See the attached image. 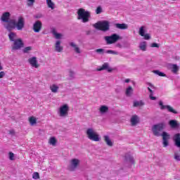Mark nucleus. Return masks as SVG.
Segmentation results:
<instances>
[{"mask_svg":"<svg viewBox=\"0 0 180 180\" xmlns=\"http://www.w3.org/2000/svg\"><path fill=\"white\" fill-rule=\"evenodd\" d=\"M164 127H165V124L164 123H160V124L153 125L152 128V131L154 136H159L160 131H162V130H164Z\"/></svg>","mask_w":180,"mask_h":180,"instance_id":"5","label":"nucleus"},{"mask_svg":"<svg viewBox=\"0 0 180 180\" xmlns=\"http://www.w3.org/2000/svg\"><path fill=\"white\" fill-rule=\"evenodd\" d=\"M28 63L32 65L34 68H39L40 65H39V62H37V58L32 57L28 59Z\"/></svg>","mask_w":180,"mask_h":180,"instance_id":"14","label":"nucleus"},{"mask_svg":"<svg viewBox=\"0 0 180 180\" xmlns=\"http://www.w3.org/2000/svg\"><path fill=\"white\" fill-rule=\"evenodd\" d=\"M67 115H68V113H60L59 116L60 117H65V116H67Z\"/></svg>","mask_w":180,"mask_h":180,"instance_id":"48","label":"nucleus"},{"mask_svg":"<svg viewBox=\"0 0 180 180\" xmlns=\"http://www.w3.org/2000/svg\"><path fill=\"white\" fill-rule=\"evenodd\" d=\"M146 33V27L141 26L139 30V34L144 38L145 40H150L151 39V36L150 34H145Z\"/></svg>","mask_w":180,"mask_h":180,"instance_id":"9","label":"nucleus"},{"mask_svg":"<svg viewBox=\"0 0 180 180\" xmlns=\"http://www.w3.org/2000/svg\"><path fill=\"white\" fill-rule=\"evenodd\" d=\"M23 46H25V44L23 43V40L22 39L19 38L15 39L13 41V46H12V51H15L16 50H20Z\"/></svg>","mask_w":180,"mask_h":180,"instance_id":"6","label":"nucleus"},{"mask_svg":"<svg viewBox=\"0 0 180 180\" xmlns=\"http://www.w3.org/2000/svg\"><path fill=\"white\" fill-rule=\"evenodd\" d=\"M153 95L154 94H150L149 95V98H150V99H151V101H155L157 99V98L154 97Z\"/></svg>","mask_w":180,"mask_h":180,"instance_id":"46","label":"nucleus"},{"mask_svg":"<svg viewBox=\"0 0 180 180\" xmlns=\"http://www.w3.org/2000/svg\"><path fill=\"white\" fill-rule=\"evenodd\" d=\"M33 179H40V174H39V172H34L32 175Z\"/></svg>","mask_w":180,"mask_h":180,"instance_id":"39","label":"nucleus"},{"mask_svg":"<svg viewBox=\"0 0 180 180\" xmlns=\"http://www.w3.org/2000/svg\"><path fill=\"white\" fill-rule=\"evenodd\" d=\"M159 105L160 106V109L162 110L167 109L168 112H170V113H176L174 108H172L171 105H164L162 101H159Z\"/></svg>","mask_w":180,"mask_h":180,"instance_id":"12","label":"nucleus"},{"mask_svg":"<svg viewBox=\"0 0 180 180\" xmlns=\"http://www.w3.org/2000/svg\"><path fill=\"white\" fill-rule=\"evenodd\" d=\"M104 141L106 143L107 146H109L110 147H112L113 146V143H112V141L110 139H109V136H104Z\"/></svg>","mask_w":180,"mask_h":180,"instance_id":"32","label":"nucleus"},{"mask_svg":"<svg viewBox=\"0 0 180 180\" xmlns=\"http://www.w3.org/2000/svg\"><path fill=\"white\" fill-rule=\"evenodd\" d=\"M43 26V24L41 23V21L40 20H37L34 24H33V27L32 30L35 33H39L40 30H41V27Z\"/></svg>","mask_w":180,"mask_h":180,"instance_id":"13","label":"nucleus"},{"mask_svg":"<svg viewBox=\"0 0 180 180\" xmlns=\"http://www.w3.org/2000/svg\"><path fill=\"white\" fill-rule=\"evenodd\" d=\"M154 74H156V75H159V77H165V74L160 72V70H153Z\"/></svg>","mask_w":180,"mask_h":180,"instance_id":"37","label":"nucleus"},{"mask_svg":"<svg viewBox=\"0 0 180 180\" xmlns=\"http://www.w3.org/2000/svg\"><path fill=\"white\" fill-rule=\"evenodd\" d=\"M139 122H140V118H139V116L135 115L131 117V126H136Z\"/></svg>","mask_w":180,"mask_h":180,"instance_id":"20","label":"nucleus"},{"mask_svg":"<svg viewBox=\"0 0 180 180\" xmlns=\"http://www.w3.org/2000/svg\"><path fill=\"white\" fill-rule=\"evenodd\" d=\"M77 20H82V23H88L89 18H91V13L85 9L81 8L77 10Z\"/></svg>","mask_w":180,"mask_h":180,"instance_id":"1","label":"nucleus"},{"mask_svg":"<svg viewBox=\"0 0 180 180\" xmlns=\"http://www.w3.org/2000/svg\"><path fill=\"white\" fill-rule=\"evenodd\" d=\"M144 105L146 104L144 103V101H143V100L134 101L133 102L134 108H141L142 106H144Z\"/></svg>","mask_w":180,"mask_h":180,"instance_id":"22","label":"nucleus"},{"mask_svg":"<svg viewBox=\"0 0 180 180\" xmlns=\"http://www.w3.org/2000/svg\"><path fill=\"white\" fill-rule=\"evenodd\" d=\"M46 4L48 5V8L51 9H56V4L51 0H46Z\"/></svg>","mask_w":180,"mask_h":180,"instance_id":"31","label":"nucleus"},{"mask_svg":"<svg viewBox=\"0 0 180 180\" xmlns=\"http://www.w3.org/2000/svg\"><path fill=\"white\" fill-rule=\"evenodd\" d=\"M96 13L97 15H99V13H102V7L101 6H98L96 10Z\"/></svg>","mask_w":180,"mask_h":180,"instance_id":"42","label":"nucleus"},{"mask_svg":"<svg viewBox=\"0 0 180 180\" xmlns=\"http://www.w3.org/2000/svg\"><path fill=\"white\" fill-rule=\"evenodd\" d=\"M115 27L120 30H126V29L129 28V25H127L126 23H116L115 24Z\"/></svg>","mask_w":180,"mask_h":180,"instance_id":"21","label":"nucleus"},{"mask_svg":"<svg viewBox=\"0 0 180 180\" xmlns=\"http://www.w3.org/2000/svg\"><path fill=\"white\" fill-rule=\"evenodd\" d=\"M28 122L30 126H36L37 124V118L34 116H31L28 118Z\"/></svg>","mask_w":180,"mask_h":180,"instance_id":"23","label":"nucleus"},{"mask_svg":"<svg viewBox=\"0 0 180 180\" xmlns=\"http://www.w3.org/2000/svg\"><path fill=\"white\" fill-rule=\"evenodd\" d=\"M115 46L118 47V49H122L123 47V46L121 45V44H117Z\"/></svg>","mask_w":180,"mask_h":180,"instance_id":"51","label":"nucleus"},{"mask_svg":"<svg viewBox=\"0 0 180 180\" xmlns=\"http://www.w3.org/2000/svg\"><path fill=\"white\" fill-rule=\"evenodd\" d=\"M70 75H74V72H70Z\"/></svg>","mask_w":180,"mask_h":180,"instance_id":"53","label":"nucleus"},{"mask_svg":"<svg viewBox=\"0 0 180 180\" xmlns=\"http://www.w3.org/2000/svg\"><path fill=\"white\" fill-rule=\"evenodd\" d=\"M134 92V89H133V87H132L131 86H129L127 87V89H125V95H126V96H127L128 98H130V96H132Z\"/></svg>","mask_w":180,"mask_h":180,"instance_id":"18","label":"nucleus"},{"mask_svg":"<svg viewBox=\"0 0 180 180\" xmlns=\"http://www.w3.org/2000/svg\"><path fill=\"white\" fill-rule=\"evenodd\" d=\"M169 125L170 126V127L172 129H176V127H178V126H179L178 122L175 120H171L169 122Z\"/></svg>","mask_w":180,"mask_h":180,"instance_id":"27","label":"nucleus"},{"mask_svg":"<svg viewBox=\"0 0 180 180\" xmlns=\"http://www.w3.org/2000/svg\"><path fill=\"white\" fill-rule=\"evenodd\" d=\"M6 23L7 24L5 25V27L9 32H11V30L16 28V21L15 20H10Z\"/></svg>","mask_w":180,"mask_h":180,"instance_id":"11","label":"nucleus"},{"mask_svg":"<svg viewBox=\"0 0 180 180\" xmlns=\"http://www.w3.org/2000/svg\"><path fill=\"white\" fill-rule=\"evenodd\" d=\"M49 143L51 146H56V144H57V139L54 137H51L49 139Z\"/></svg>","mask_w":180,"mask_h":180,"instance_id":"34","label":"nucleus"},{"mask_svg":"<svg viewBox=\"0 0 180 180\" xmlns=\"http://www.w3.org/2000/svg\"><path fill=\"white\" fill-rule=\"evenodd\" d=\"M170 68L174 74H176L179 71V67L175 64L171 65Z\"/></svg>","mask_w":180,"mask_h":180,"instance_id":"29","label":"nucleus"},{"mask_svg":"<svg viewBox=\"0 0 180 180\" xmlns=\"http://www.w3.org/2000/svg\"><path fill=\"white\" fill-rule=\"evenodd\" d=\"M125 159L127 160V161H129L130 162H134V160L131 155H125Z\"/></svg>","mask_w":180,"mask_h":180,"instance_id":"38","label":"nucleus"},{"mask_svg":"<svg viewBox=\"0 0 180 180\" xmlns=\"http://www.w3.org/2000/svg\"><path fill=\"white\" fill-rule=\"evenodd\" d=\"M4 77H5V72L4 71L0 72V79L1 78H4Z\"/></svg>","mask_w":180,"mask_h":180,"instance_id":"47","label":"nucleus"},{"mask_svg":"<svg viewBox=\"0 0 180 180\" xmlns=\"http://www.w3.org/2000/svg\"><path fill=\"white\" fill-rule=\"evenodd\" d=\"M15 28L17 30H23L25 28V18L23 17H18V21L15 22Z\"/></svg>","mask_w":180,"mask_h":180,"instance_id":"8","label":"nucleus"},{"mask_svg":"<svg viewBox=\"0 0 180 180\" xmlns=\"http://www.w3.org/2000/svg\"><path fill=\"white\" fill-rule=\"evenodd\" d=\"M27 1L28 2H30L27 4L28 6H32L33 4H34V0H27Z\"/></svg>","mask_w":180,"mask_h":180,"instance_id":"45","label":"nucleus"},{"mask_svg":"<svg viewBox=\"0 0 180 180\" xmlns=\"http://www.w3.org/2000/svg\"><path fill=\"white\" fill-rule=\"evenodd\" d=\"M50 89L53 94H57V92H58V86L56 84H52L50 86Z\"/></svg>","mask_w":180,"mask_h":180,"instance_id":"33","label":"nucleus"},{"mask_svg":"<svg viewBox=\"0 0 180 180\" xmlns=\"http://www.w3.org/2000/svg\"><path fill=\"white\" fill-rule=\"evenodd\" d=\"M69 44L72 51H74L75 54H81L82 53V49H81V47L77 43L71 41L69 43Z\"/></svg>","mask_w":180,"mask_h":180,"instance_id":"7","label":"nucleus"},{"mask_svg":"<svg viewBox=\"0 0 180 180\" xmlns=\"http://www.w3.org/2000/svg\"><path fill=\"white\" fill-rule=\"evenodd\" d=\"M32 49L33 48L32 46H27L23 49L22 51L25 53H30V51H32Z\"/></svg>","mask_w":180,"mask_h":180,"instance_id":"35","label":"nucleus"},{"mask_svg":"<svg viewBox=\"0 0 180 180\" xmlns=\"http://www.w3.org/2000/svg\"><path fill=\"white\" fill-rule=\"evenodd\" d=\"M93 27L97 30L108 32L110 29V25L108 21H98L93 25Z\"/></svg>","mask_w":180,"mask_h":180,"instance_id":"2","label":"nucleus"},{"mask_svg":"<svg viewBox=\"0 0 180 180\" xmlns=\"http://www.w3.org/2000/svg\"><path fill=\"white\" fill-rule=\"evenodd\" d=\"M51 33H52V34H53L55 39H56L57 40H58L60 39H63V37L64 36V35H63V34L58 33L57 31L56 30V29H53L51 30Z\"/></svg>","mask_w":180,"mask_h":180,"instance_id":"25","label":"nucleus"},{"mask_svg":"<svg viewBox=\"0 0 180 180\" xmlns=\"http://www.w3.org/2000/svg\"><path fill=\"white\" fill-rule=\"evenodd\" d=\"M162 137L163 140V147H167L169 144L168 140H169V135L168 133L163 131L162 134Z\"/></svg>","mask_w":180,"mask_h":180,"instance_id":"17","label":"nucleus"},{"mask_svg":"<svg viewBox=\"0 0 180 180\" xmlns=\"http://www.w3.org/2000/svg\"><path fill=\"white\" fill-rule=\"evenodd\" d=\"M64 47L61 45V41L58 40L55 43V51L57 53H63Z\"/></svg>","mask_w":180,"mask_h":180,"instance_id":"16","label":"nucleus"},{"mask_svg":"<svg viewBox=\"0 0 180 180\" xmlns=\"http://www.w3.org/2000/svg\"><path fill=\"white\" fill-rule=\"evenodd\" d=\"M69 110L70 107L68 106V104H64L59 109L60 113H67Z\"/></svg>","mask_w":180,"mask_h":180,"instance_id":"24","label":"nucleus"},{"mask_svg":"<svg viewBox=\"0 0 180 180\" xmlns=\"http://www.w3.org/2000/svg\"><path fill=\"white\" fill-rule=\"evenodd\" d=\"M37 18H41V15L37 16Z\"/></svg>","mask_w":180,"mask_h":180,"instance_id":"54","label":"nucleus"},{"mask_svg":"<svg viewBox=\"0 0 180 180\" xmlns=\"http://www.w3.org/2000/svg\"><path fill=\"white\" fill-rule=\"evenodd\" d=\"M95 52L97 53L98 54H103L105 53V49H96Z\"/></svg>","mask_w":180,"mask_h":180,"instance_id":"40","label":"nucleus"},{"mask_svg":"<svg viewBox=\"0 0 180 180\" xmlns=\"http://www.w3.org/2000/svg\"><path fill=\"white\" fill-rule=\"evenodd\" d=\"M13 157H15V155L12 152H10L9 153V158L11 161H13Z\"/></svg>","mask_w":180,"mask_h":180,"instance_id":"43","label":"nucleus"},{"mask_svg":"<svg viewBox=\"0 0 180 180\" xmlns=\"http://www.w3.org/2000/svg\"><path fill=\"white\" fill-rule=\"evenodd\" d=\"M139 49L141 51H147V42L142 41L139 44Z\"/></svg>","mask_w":180,"mask_h":180,"instance_id":"28","label":"nucleus"},{"mask_svg":"<svg viewBox=\"0 0 180 180\" xmlns=\"http://www.w3.org/2000/svg\"><path fill=\"white\" fill-rule=\"evenodd\" d=\"M101 113H108L109 112V107L108 105H101L99 108Z\"/></svg>","mask_w":180,"mask_h":180,"instance_id":"30","label":"nucleus"},{"mask_svg":"<svg viewBox=\"0 0 180 180\" xmlns=\"http://www.w3.org/2000/svg\"><path fill=\"white\" fill-rule=\"evenodd\" d=\"M148 85L150 86V88H151L152 89H155V86H154V85H153V84L151 83H148Z\"/></svg>","mask_w":180,"mask_h":180,"instance_id":"49","label":"nucleus"},{"mask_svg":"<svg viewBox=\"0 0 180 180\" xmlns=\"http://www.w3.org/2000/svg\"><path fill=\"white\" fill-rule=\"evenodd\" d=\"M86 134L88 139L92 141H99V140H101L99 134H98V133H96L92 128L87 129Z\"/></svg>","mask_w":180,"mask_h":180,"instance_id":"3","label":"nucleus"},{"mask_svg":"<svg viewBox=\"0 0 180 180\" xmlns=\"http://www.w3.org/2000/svg\"><path fill=\"white\" fill-rule=\"evenodd\" d=\"M115 92H117H117H119V91H117V89H115Z\"/></svg>","mask_w":180,"mask_h":180,"instance_id":"55","label":"nucleus"},{"mask_svg":"<svg viewBox=\"0 0 180 180\" xmlns=\"http://www.w3.org/2000/svg\"><path fill=\"white\" fill-rule=\"evenodd\" d=\"M174 160L176 161H180V155L178 153H174Z\"/></svg>","mask_w":180,"mask_h":180,"instance_id":"41","label":"nucleus"},{"mask_svg":"<svg viewBox=\"0 0 180 180\" xmlns=\"http://www.w3.org/2000/svg\"><path fill=\"white\" fill-rule=\"evenodd\" d=\"M124 82H126L127 84H129V82H130V79H126L124 80Z\"/></svg>","mask_w":180,"mask_h":180,"instance_id":"52","label":"nucleus"},{"mask_svg":"<svg viewBox=\"0 0 180 180\" xmlns=\"http://www.w3.org/2000/svg\"><path fill=\"white\" fill-rule=\"evenodd\" d=\"M108 71V72H112L113 68L109 65V63H104L99 68L97 69V71Z\"/></svg>","mask_w":180,"mask_h":180,"instance_id":"10","label":"nucleus"},{"mask_svg":"<svg viewBox=\"0 0 180 180\" xmlns=\"http://www.w3.org/2000/svg\"><path fill=\"white\" fill-rule=\"evenodd\" d=\"M107 54H113L114 56H119V52L112 50H108L105 51Z\"/></svg>","mask_w":180,"mask_h":180,"instance_id":"36","label":"nucleus"},{"mask_svg":"<svg viewBox=\"0 0 180 180\" xmlns=\"http://www.w3.org/2000/svg\"><path fill=\"white\" fill-rule=\"evenodd\" d=\"M148 91H149L150 95H154V91L150 87H148Z\"/></svg>","mask_w":180,"mask_h":180,"instance_id":"50","label":"nucleus"},{"mask_svg":"<svg viewBox=\"0 0 180 180\" xmlns=\"http://www.w3.org/2000/svg\"><path fill=\"white\" fill-rule=\"evenodd\" d=\"M8 39L10 41L14 42L15 40H18V35L15 32H10L8 34Z\"/></svg>","mask_w":180,"mask_h":180,"instance_id":"26","label":"nucleus"},{"mask_svg":"<svg viewBox=\"0 0 180 180\" xmlns=\"http://www.w3.org/2000/svg\"><path fill=\"white\" fill-rule=\"evenodd\" d=\"M120 39V36L117 34H112L111 36L104 37V40L105 41L106 44H115V43L119 41Z\"/></svg>","mask_w":180,"mask_h":180,"instance_id":"4","label":"nucleus"},{"mask_svg":"<svg viewBox=\"0 0 180 180\" xmlns=\"http://www.w3.org/2000/svg\"><path fill=\"white\" fill-rule=\"evenodd\" d=\"M150 47H156L157 49L160 48V45L157 43H153L150 45Z\"/></svg>","mask_w":180,"mask_h":180,"instance_id":"44","label":"nucleus"},{"mask_svg":"<svg viewBox=\"0 0 180 180\" xmlns=\"http://www.w3.org/2000/svg\"><path fill=\"white\" fill-rule=\"evenodd\" d=\"M172 1H175V0H172Z\"/></svg>","mask_w":180,"mask_h":180,"instance_id":"56","label":"nucleus"},{"mask_svg":"<svg viewBox=\"0 0 180 180\" xmlns=\"http://www.w3.org/2000/svg\"><path fill=\"white\" fill-rule=\"evenodd\" d=\"M9 18H11V13L9 12H6L1 15V20L6 23L9 21Z\"/></svg>","mask_w":180,"mask_h":180,"instance_id":"19","label":"nucleus"},{"mask_svg":"<svg viewBox=\"0 0 180 180\" xmlns=\"http://www.w3.org/2000/svg\"><path fill=\"white\" fill-rule=\"evenodd\" d=\"M79 165V160L72 159L70 162V171H75V169L77 168Z\"/></svg>","mask_w":180,"mask_h":180,"instance_id":"15","label":"nucleus"}]
</instances>
